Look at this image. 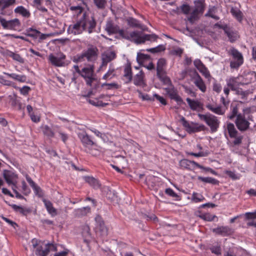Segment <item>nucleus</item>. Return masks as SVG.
Wrapping results in <instances>:
<instances>
[{
	"label": "nucleus",
	"instance_id": "obj_48",
	"mask_svg": "<svg viewBox=\"0 0 256 256\" xmlns=\"http://www.w3.org/2000/svg\"><path fill=\"white\" fill-rule=\"evenodd\" d=\"M94 4L98 8L104 10L106 6V0H94Z\"/></svg>",
	"mask_w": 256,
	"mask_h": 256
},
{
	"label": "nucleus",
	"instance_id": "obj_64",
	"mask_svg": "<svg viewBox=\"0 0 256 256\" xmlns=\"http://www.w3.org/2000/svg\"><path fill=\"white\" fill-rule=\"evenodd\" d=\"M246 218L250 219H255L256 218V211L254 212H246L245 214Z\"/></svg>",
	"mask_w": 256,
	"mask_h": 256
},
{
	"label": "nucleus",
	"instance_id": "obj_16",
	"mask_svg": "<svg viewBox=\"0 0 256 256\" xmlns=\"http://www.w3.org/2000/svg\"><path fill=\"white\" fill-rule=\"evenodd\" d=\"M120 30L119 26L116 24L111 19L107 20L105 26V30L109 35L118 33L120 34Z\"/></svg>",
	"mask_w": 256,
	"mask_h": 256
},
{
	"label": "nucleus",
	"instance_id": "obj_47",
	"mask_svg": "<svg viewBox=\"0 0 256 256\" xmlns=\"http://www.w3.org/2000/svg\"><path fill=\"white\" fill-rule=\"evenodd\" d=\"M166 49L165 46L164 45H159L154 48L146 49V51L150 52L152 53H158Z\"/></svg>",
	"mask_w": 256,
	"mask_h": 256
},
{
	"label": "nucleus",
	"instance_id": "obj_38",
	"mask_svg": "<svg viewBox=\"0 0 256 256\" xmlns=\"http://www.w3.org/2000/svg\"><path fill=\"white\" fill-rule=\"evenodd\" d=\"M227 129L230 138H236L238 134V131L236 129L233 124L227 123Z\"/></svg>",
	"mask_w": 256,
	"mask_h": 256
},
{
	"label": "nucleus",
	"instance_id": "obj_40",
	"mask_svg": "<svg viewBox=\"0 0 256 256\" xmlns=\"http://www.w3.org/2000/svg\"><path fill=\"white\" fill-rule=\"evenodd\" d=\"M40 34V31H38L36 29H33L32 28H29L26 30V34L27 36L32 37L34 39H36L38 38Z\"/></svg>",
	"mask_w": 256,
	"mask_h": 256
},
{
	"label": "nucleus",
	"instance_id": "obj_54",
	"mask_svg": "<svg viewBox=\"0 0 256 256\" xmlns=\"http://www.w3.org/2000/svg\"><path fill=\"white\" fill-rule=\"evenodd\" d=\"M2 10L8 8L10 6L14 5L16 4V0H2Z\"/></svg>",
	"mask_w": 256,
	"mask_h": 256
},
{
	"label": "nucleus",
	"instance_id": "obj_25",
	"mask_svg": "<svg viewBox=\"0 0 256 256\" xmlns=\"http://www.w3.org/2000/svg\"><path fill=\"white\" fill-rule=\"evenodd\" d=\"M227 86L230 88L232 90L238 91V86L240 82H238L237 78L234 77L230 78L229 79L226 80Z\"/></svg>",
	"mask_w": 256,
	"mask_h": 256
},
{
	"label": "nucleus",
	"instance_id": "obj_26",
	"mask_svg": "<svg viewBox=\"0 0 256 256\" xmlns=\"http://www.w3.org/2000/svg\"><path fill=\"white\" fill-rule=\"evenodd\" d=\"M206 108L212 112L218 115H223L226 112V109L220 106H214L211 104H208L206 105Z\"/></svg>",
	"mask_w": 256,
	"mask_h": 256
},
{
	"label": "nucleus",
	"instance_id": "obj_33",
	"mask_svg": "<svg viewBox=\"0 0 256 256\" xmlns=\"http://www.w3.org/2000/svg\"><path fill=\"white\" fill-rule=\"evenodd\" d=\"M14 12L19 14L25 18H29L30 16V12L23 6H19L14 10Z\"/></svg>",
	"mask_w": 256,
	"mask_h": 256
},
{
	"label": "nucleus",
	"instance_id": "obj_45",
	"mask_svg": "<svg viewBox=\"0 0 256 256\" xmlns=\"http://www.w3.org/2000/svg\"><path fill=\"white\" fill-rule=\"evenodd\" d=\"M87 100L91 104L96 106H105L108 105V104L104 103L102 101L98 99L91 100L89 98Z\"/></svg>",
	"mask_w": 256,
	"mask_h": 256
},
{
	"label": "nucleus",
	"instance_id": "obj_37",
	"mask_svg": "<svg viewBox=\"0 0 256 256\" xmlns=\"http://www.w3.org/2000/svg\"><path fill=\"white\" fill-rule=\"evenodd\" d=\"M6 54L8 56L12 58L14 60H16L21 64H23L24 62V59L18 54L8 50L6 52Z\"/></svg>",
	"mask_w": 256,
	"mask_h": 256
},
{
	"label": "nucleus",
	"instance_id": "obj_50",
	"mask_svg": "<svg viewBox=\"0 0 256 256\" xmlns=\"http://www.w3.org/2000/svg\"><path fill=\"white\" fill-rule=\"evenodd\" d=\"M114 68H110L108 72L103 76L104 80H110L116 76Z\"/></svg>",
	"mask_w": 256,
	"mask_h": 256
},
{
	"label": "nucleus",
	"instance_id": "obj_46",
	"mask_svg": "<svg viewBox=\"0 0 256 256\" xmlns=\"http://www.w3.org/2000/svg\"><path fill=\"white\" fill-rule=\"evenodd\" d=\"M14 210L19 212L22 214H26L28 211L22 206H17L15 204H10Z\"/></svg>",
	"mask_w": 256,
	"mask_h": 256
},
{
	"label": "nucleus",
	"instance_id": "obj_15",
	"mask_svg": "<svg viewBox=\"0 0 256 256\" xmlns=\"http://www.w3.org/2000/svg\"><path fill=\"white\" fill-rule=\"evenodd\" d=\"M4 177L9 186L12 185V187L16 188L18 176L16 174L10 170H4Z\"/></svg>",
	"mask_w": 256,
	"mask_h": 256
},
{
	"label": "nucleus",
	"instance_id": "obj_36",
	"mask_svg": "<svg viewBox=\"0 0 256 256\" xmlns=\"http://www.w3.org/2000/svg\"><path fill=\"white\" fill-rule=\"evenodd\" d=\"M198 180L204 183L211 184L214 185L218 184L219 182L217 180L211 177H202L199 176Z\"/></svg>",
	"mask_w": 256,
	"mask_h": 256
},
{
	"label": "nucleus",
	"instance_id": "obj_42",
	"mask_svg": "<svg viewBox=\"0 0 256 256\" xmlns=\"http://www.w3.org/2000/svg\"><path fill=\"white\" fill-rule=\"evenodd\" d=\"M230 12L238 21L242 20V14L240 10L236 8H232L230 10Z\"/></svg>",
	"mask_w": 256,
	"mask_h": 256
},
{
	"label": "nucleus",
	"instance_id": "obj_32",
	"mask_svg": "<svg viewBox=\"0 0 256 256\" xmlns=\"http://www.w3.org/2000/svg\"><path fill=\"white\" fill-rule=\"evenodd\" d=\"M43 202L48 213L52 216L56 215V210L53 207L52 203L46 200H44Z\"/></svg>",
	"mask_w": 256,
	"mask_h": 256
},
{
	"label": "nucleus",
	"instance_id": "obj_14",
	"mask_svg": "<svg viewBox=\"0 0 256 256\" xmlns=\"http://www.w3.org/2000/svg\"><path fill=\"white\" fill-rule=\"evenodd\" d=\"M164 90L170 99L174 100L180 105L184 104L182 98L178 95L177 90L172 85L164 88Z\"/></svg>",
	"mask_w": 256,
	"mask_h": 256
},
{
	"label": "nucleus",
	"instance_id": "obj_63",
	"mask_svg": "<svg viewBox=\"0 0 256 256\" xmlns=\"http://www.w3.org/2000/svg\"><path fill=\"white\" fill-rule=\"evenodd\" d=\"M237 114H238V108H237V107H236V106L234 107L232 110V114H231L230 115L228 116V118L229 119H230V120H232L236 116H237V115H238Z\"/></svg>",
	"mask_w": 256,
	"mask_h": 256
},
{
	"label": "nucleus",
	"instance_id": "obj_60",
	"mask_svg": "<svg viewBox=\"0 0 256 256\" xmlns=\"http://www.w3.org/2000/svg\"><path fill=\"white\" fill-rule=\"evenodd\" d=\"M212 253L216 255L221 254V248L220 246H213L210 248Z\"/></svg>",
	"mask_w": 256,
	"mask_h": 256
},
{
	"label": "nucleus",
	"instance_id": "obj_57",
	"mask_svg": "<svg viewBox=\"0 0 256 256\" xmlns=\"http://www.w3.org/2000/svg\"><path fill=\"white\" fill-rule=\"evenodd\" d=\"M138 96L140 98H142L143 100H154V98H151L148 94H144L140 91L138 90Z\"/></svg>",
	"mask_w": 256,
	"mask_h": 256
},
{
	"label": "nucleus",
	"instance_id": "obj_21",
	"mask_svg": "<svg viewBox=\"0 0 256 256\" xmlns=\"http://www.w3.org/2000/svg\"><path fill=\"white\" fill-rule=\"evenodd\" d=\"M194 84L203 92L206 91V86L199 74L195 72L193 76Z\"/></svg>",
	"mask_w": 256,
	"mask_h": 256
},
{
	"label": "nucleus",
	"instance_id": "obj_53",
	"mask_svg": "<svg viewBox=\"0 0 256 256\" xmlns=\"http://www.w3.org/2000/svg\"><path fill=\"white\" fill-rule=\"evenodd\" d=\"M200 218L206 221H212L214 218L216 217L214 215L210 214H204L199 216Z\"/></svg>",
	"mask_w": 256,
	"mask_h": 256
},
{
	"label": "nucleus",
	"instance_id": "obj_55",
	"mask_svg": "<svg viewBox=\"0 0 256 256\" xmlns=\"http://www.w3.org/2000/svg\"><path fill=\"white\" fill-rule=\"evenodd\" d=\"M198 70L206 78H208L210 77V74L209 71L204 66H202V68H200Z\"/></svg>",
	"mask_w": 256,
	"mask_h": 256
},
{
	"label": "nucleus",
	"instance_id": "obj_35",
	"mask_svg": "<svg viewBox=\"0 0 256 256\" xmlns=\"http://www.w3.org/2000/svg\"><path fill=\"white\" fill-rule=\"evenodd\" d=\"M4 74L18 82H25L26 81V78L24 75H18L14 73L9 74L6 72H4Z\"/></svg>",
	"mask_w": 256,
	"mask_h": 256
},
{
	"label": "nucleus",
	"instance_id": "obj_61",
	"mask_svg": "<svg viewBox=\"0 0 256 256\" xmlns=\"http://www.w3.org/2000/svg\"><path fill=\"white\" fill-rule=\"evenodd\" d=\"M90 208L87 206L78 209L77 211L78 212L84 215L86 214L88 212H90Z\"/></svg>",
	"mask_w": 256,
	"mask_h": 256
},
{
	"label": "nucleus",
	"instance_id": "obj_17",
	"mask_svg": "<svg viewBox=\"0 0 256 256\" xmlns=\"http://www.w3.org/2000/svg\"><path fill=\"white\" fill-rule=\"evenodd\" d=\"M95 220L96 223V228L100 230L101 235L102 236H107L108 234V229L105 226L102 218L98 215L95 218Z\"/></svg>",
	"mask_w": 256,
	"mask_h": 256
},
{
	"label": "nucleus",
	"instance_id": "obj_4",
	"mask_svg": "<svg viewBox=\"0 0 256 256\" xmlns=\"http://www.w3.org/2000/svg\"><path fill=\"white\" fill-rule=\"evenodd\" d=\"M194 8L190 16L188 18V20L193 24L199 18V15L202 14L204 10V0H196L194 2Z\"/></svg>",
	"mask_w": 256,
	"mask_h": 256
},
{
	"label": "nucleus",
	"instance_id": "obj_27",
	"mask_svg": "<svg viewBox=\"0 0 256 256\" xmlns=\"http://www.w3.org/2000/svg\"><path fill=\"white\" fill-rule=\"evenodd\" d=\"M124 76L126 78V84L130 83L132 78V74L131 66L130 64H127L124 68Z\"/></svg>",
	"mask_w": 256,
	"mask_h": 256
},
{
	"label": "nucleus",
	"instance_id": "obj_19",
	"mask_svg": "<svg viewBox=\"0 0 256 256\" xmlns=\"http://www.w3.org/2000/svg\"><path fill=\"white\" fill-rule=\"evenodd\" d=\"M144 73L141 70L134 78L133 82L134 85L144 88L146 86V83L144 80Z\"/></svg>",
	"mask_w": 256,
	"mask_h": 256
},
{
	"label": "nucleus",
	"instance_id": "obj_28",
	"mask_svg": "<svg viewBox=\"0 0 256 256\" xmlns=\"http://www.w3.org/2000/svg\"><path fill=\"white\" fill-rule=\"evenodd\" d=\"M166 64V60L164 58H160L156 64V74L165 72L164 68Z\"/></svg>",
	"mask_w": 256,
	"mask_h": 256
},
{
	"label": "nucleus",
	"instance_id": "obj_2",
	"mask_svg": "<svg viewBox=\"0 0 256 256\" xmlns=\"http://www.w3.org/2000/svg\"><path fill=\"white\" fill-rule=\"evenodd\" d=\"M98 50L94 46H88L87 48L84 50L80 54L74 56L73 61L75 62H86L88 64H93L98 60Z\"/></svg>",
	"mask_w": 256,
	"mask_h": 256
},
{
	"label": "nucleus",
	"instance_id": "obj_1",
	"mask_svg": "<svg viewBox=\"0 0 256 256\" xmlns=\"http://www.w3.org/2000/svg\"><path fill=\"white\" fill-rule=\"evenodd\" d=\"M120 36L122 38L133 42L136 44H143L146 40L155 41L158 38L154 34H144L142 32L138 30L128 32L126 30H122L120 32Z\"/></svg>",
	"mask_w": 256,
	"mask_h": 256
},
{
	"label": "nucleus",
	"instance_id": "obj_22",
	"mask_svg": "<svg viewBox=\"0 0 256 256\" xmlns=\"http://www.w3.org/2000/svg\"><path fill=\"white\" fill-rule=\"evenodd\" d=\"M78 137L80 138L82 144L86 146H90L95 144L90 136L86 132H82L78 134Z\"/></svg>",
	"mask_w": 256,
	"mask_h": 256
},
{
	"label": "nucleus",
	"instance_id": "obj_13",
	"mask_svg": "<svg viewBox=\"0 0 256 256\" xmlns=\"http://www.w3.org/2000/svg\"><path fill=\"white\" fill-rule=\"evenodd\" d=\"M235 123L236 127L240 131L244 132L249 128L250 122L245 118L244 116L241 114L237 115Z\"/></svg>",
	"mask_w": 256,
	"mask_h": 256
},
{
	"label": "nucleus",
	"instance_id": "obj_11",
	"mask_svg": "<svg viewBox=\"0 0 256 256\" xmlns=\"http://www.w3.org/2000/svg\"><path fill=\"white\" fill-rule=\"evenodd\" d=\"M84 30V23L82 22V18H80L76 20L75 24H70L68 26V32L69 34L76 35L81 34Z\"/></svg>",
	"mask_w": 256,
	"mask_h": 256
},
{
	"label": "nucleus",
	"instance_id": "obj_18",
	"mask_svg": "<svg viewBox=\"0 0 256 256\" xmlns=\"http://www.w3.org/2000/svg\"><path fill=\"white\" fill-rule=\"evenodd\" d=\"M116 54L113 51H106L102 54V62L100 67L106 66L107 64L115 59Z\"/></svg>",
	"mask_w": 256,
	"mask_h": 256
},
{
	"label": "nucleus",
	"instance_id": "obj_12",
	"mask_svg": "<svg viewBox=\"0 0 256 256\" xmlns=\"http://www.w3.org/2000/svg\"><path fill=\"white\" fill-rule=\"evenodd\" d=\"M42 246H38L36 250V256H46L50 250L56 251L57 248L55 244H46Z\"/></svg>",
	"mask_w": 256,
	"mask_h": 256
},
{
	"label": "nucleus",
	"instance_id": "obj_29",
	"mask_svg": "<svg viewBox=\"0 0 256 256\" xmlns=\"http://www.w3.org/2000/svg\"><path fill=\"white\" fill-rule=\"evenodd\" d=\"M84 179L86 182L88 183L94 188L98 189L100 188V184L98 180L90 176H86Z\"/></svg>",
	"mask_w": 256,
	"mask_h": 256
},
{
	"label": "nucleus",
	"instance_id": "obj_39",
	"mask_svg": "<svg viewBox=\"0 0 256 256\" xmlns=\"http://www.w3.org/2000/svg\"><path fill=\"white\" fill-rule=\"evenodd\" d=\"M186 102H188L190 108L194 110H198V108H200V103L194 100H192L190 98H186Z\"/></svg>",
	"mask_w": 256,
	"mask_h": 256
},
{
	"label": "nucleus",
	"instance_id": "obj_5",
	"mask_svg": "<svg viewBox=\"0 0 256 256\" xmlns=\"http://www.w3.org/2000/svg\"><path fill=\"white\" fill-rule=\"evenodd\" d=\"M228 53L232 56L233 59V60L230 62V67L232 68H238L243 64V56L238 50L232 48L228 50Z\"/></svg>",
	"mask_w": 256,
	"mask_h": 256
},
{
	"label": "nucleus",
	"instance_id": "obj_51",
	"mask_svg": "<svg viewBox=\"0 0 256 256\" xmlns=\"http://www.w3.org/2000/svg\"><path fill=\"white\" fill-rule=\"evenodd\" d=\"M104 86L106 87V90L118 89L120 88V86L116 82L104 83L102 84V87L104 88Z\"/></svg>",
	"mask_w": 256,
	"mask_h": 256
},
{
	"label": "nucleus",
	"instance_id": "obj_10",
	"mask_svg": "<svg viewBox=\"0 0 256 256\" xmlns=\"http://www.w3.org/2000/svg\"><path fill=\"white\" fill-rule=\"evenodd\" d=\"M82 21L84 23V31H87L89 34L94 32L96 26V22L93 16H88L86 12L82 13Z\"/></svg>",
	"mask_w": 256,
	"mask_h": 256
},
{
	"label": "nucleus",
	"instance_id": "obj_41",
	"mask_svg": "<svg viewBox=\"0 0 256 256\" xmlns=\"http://www.w3.org/2000/svg\"><path fill=\"white\" fill-rule=\"evenodd\" d=\"M150 59V56L148 54H144L140 52H138L136 56V60L138 62L142 64L145 61Z\"/></svg>",
	"mask_w": 256,
	"mask_h": 256
},
{
	"label": "nucleus",
	"instance_id": "obj_3",
	"mask_svg": "<svg viewBox=\"0 0 256 256\" xmlns=\"http://www.w3.org/2000/svg\"><path fill=\"white\" fill-rule=\"evenodd\" d=\"M198 116L200 120L204 121L206 124L210 126L212 132H215L218 131L220 126V121L216 116L210 114H198Z\"/></svg>",
	"mask_w": 256,
	"mask_h": 256
},
{
	"label": "nucleus",
	"instance_id": "obj_9",
	"mask_svg": "<svg viewBox=\"0 0 256 256\" xmlns=\"http://www.w3.org/2000/svg\"><path fill=\"white\" fill-rule=\"evenodd\" d=\"M0 22L3 28L8 30H17L20 26V22L18 18L7 20L0 16Z\"/></svg>",
	"mask_w": 256,
	"mask_h": 256
},
{
	"label": "nucleus",
	"instance_id": "obj_31",
	"mask_svg": "<svg viewBox=\"0 0 256 256\" xmlns=\"http://www.w3.org/2000/svg\"><path fill=\"white\" fill-rule=\"evenodd\" d=\"M58 126H54L53 128H50L47 125L44 126L43 127V132L44 134L50 138H54V134L56 133L54 128Z\"/></svg>",
	"mask_w": 256,
	"mask_h": 256
},
{
	"label": "nucleus",
	"instance_id": "obj_49",
	"mask_svg": "<svg viewBox=\"0 0 256 256\" xmlns=\"http://www.w3.org/2000/svg\"><path fill=\"white\" fill-rule=\"evenodd\" d=\"M204 200V198L201 194L194 192L192 194V200L195 202H202Z\"/></svg>",
	"mask_w": 256,
	"mask_h": 256
},
{
	"label": "nucleus",
	"instance_id": "obj_8",
	"mask_svg": "<svg viewBox=\"0 0 256 256\" xmlns=\"http://www.w3.org/2000/svg\"><path fill=\"white\" fill-rule=\"evenodd\" d=\"M66 58V56L62 53L56 54H50L48 56V60L52 65L55 66H64L68 64L64 61Z\"/></svg>",
	"mask_w": 256,
	"mask_h": 256
},
{
	"label": "nucleus",
	"instance_id": "obj_59",
	"mask_svg": "<svg viewBox=\"0 0 256 256\" xmlns=\"http://www.w3.org/2000/svg\"><path fill=\"white\" fill-rule=\"evenodd\" d=\"M165 192L168 195L172 198H176L178 196V194L170 188H166Z\"/></svg>",
	"mask_w": 256,
	"mask_h": 256
},
{
	"label": "nucleus",
	"instance_id": "obj_44",
	"mask_svg": "<svg viewBox=\"0 0 256 256\" xmlns=\"http://www.w3.org/2000/svg\"><path fill=\"white\" fill-rule=\"evenodd\" d=\"M103 191L106 193V196L108 199L113 200L116 196L114 192L112 191L110 188L108 186L104 187L103 188Z\"/></svg>",
	"mask_w": 256,
	"mask_h": 256
},
{
	"label": "nucleus",
	"instance_id": "obj_30",
	"mask_svg": "<svg viewBox=\"0 0 256 256\" xmlns=\"http://www.w3.org/2000/svg\"><path fill=\"white\" fill-rule=\"evenodd\" d=\"M156 76L164 84H167L169 86L172 85V82L170 78L166 75V72H160V74H156Z\"/></svg>",
	"mask_w": 256,
	"mask_h": 256
},
{
	"label": "nucleus",
	"instance_id": "obj_24",
	"mask_svg": "<svg viewBox=\"0 0 256 256\" xmlns=\"http://www.w3.org/2000/svg\"><path fill=\"white\" fill-rule=\"evenodd\" d=\"M224 33L228 37L230 42L232 43L236 41L239 38L238 32L230 27L226 30Z\"/></svg>",
	"mask_w": 256,
	"mask_h": 256
},
{
	"label": "nucleus",
	"instance_id": "obj_56",
	"mask_svg": "<svg viewBox=\"0 0 256 256\" xmlns=\"http://www.w3.org/2000/svg\"><path fill=\"white\" fill-rule=\"evenodd\" d=\"M225 173L232 179L234 180L240 178V177L234 172L230 170L226 171Z\"/></svg>",
	"mask_w": 256,
	"mask_h": 256
},
{
	"label": "nucleus",
	"instance_id": "obj_58",
	"mask_svg": "<svg viewBox=\"0 0 256 256\" xmlns=\"http://www.w3.org/2000/svg\"><path fill=\"white\" fill-rule=\"evenodd\" d=\"M22 190L24 194L25 195H27V194H29L30 192V189L28 187V186L24 181L22 182Z\"/></svg>",
	"mask_w": 256,
	"mask_h": 256
},
{
	"label": "nucleus",
	"instance_id": "obj_7",
	"mask_svg": "<svg viewBox=\"0 0 256 256\" xmlns=\"http://www.w3.org/2000/svg\"><path fill=\"white\" fill-rule=\"evenodd\" d=\"M180 122L186 130L190 134L204 130L206 128L204 124H198L194 122H188L184 117L181 118Z\"/></svg>",
	"mask_w": 256,
	"mask_h": 256
},
{
	"label": "nucleus",
	"instance_id": "obj_62",
	"mask_svg": "<svg viewBox=\"0 0 256 256\" xmlns=\"http://www.w3.org/2000/svg\"><path fill=\"white\" fill-rule=\"evenodd\" d=\"M154 96L162 104L164 105L166 104V102L165 100V99L160 96L158 95V94H154Z\"/></svg>",
	"mask_w": 256,
	"mask_h": 256
},
{
	"label": "nucleus",
	"instance_id": "obj_20",
	"mask_svg": "<svg viewBox=\"0 0 256 256\" xmlns=\"http://www.w3.org/2000/svg\"><path fill=\"white\" fill-rule=\"evenodd\" d=\"M180 166L188 170H192L196 166L200 168H203V166L193 160H189L187 159H184L180 162Z\"/></svg>",
	"mask_w": 256,
	"mask_h": 256
},
{
	"label": "nucleus",
	"instance_id": "obj_23",
	"mask_svg": "<svg viewBox=\"0 0 256 256\" xmlns=\"http://www.w3.org/2000/svg\"><path fill=\"white\" fill-rule=\"evenodd\" d=\"M212 232L216 234L221 235L222 236H226L232 233V229L228 226H222L216 228L212 230Z\"/></svg>",
	"mask_w": 256,
	"mask_h": 256
},
{
	"label": "nucleus",
	"instance_id": "obj_52",
	"mask_svg": "<svg viewBox=\"0 0 256 256\" xmlns=\"http://www.w3.org/2000/svg\"><path fill=\"white\" fill-rule=\"evenodd\" d=\"M177 9H180L182 12L185 14H189L191 10L190 6L186 4H182L180 8H177Z\"/></svg>",
	"mask_w": 256,
	"mask_h": 256
},
{
	"label": "nucleus",
	"instance_id": "obj_6",
	"mask_svg": "<svg viewBox=\"0 0 256 256\" xmlns=\"http://www.w3.org/2000/svg\"><path fill=\"white\" fill-rule=\"evenodd\" d=\"M88 67H85L82 69L80 75L86 80V84L91 86L92 82L95 80L94 78V66L93 64H88Z\"/></svg>",
	"mask_w": 256,
	"mask_h": 256
},
{
	"label": "nucleus",
	"instance_id": "obj_43",
	"mask_svg": "<svg viewBox=\"0 0 256 256\" xmlns=\"http://www.w3.org/2000/svg\"><path fill=\"white\" fill-rule=\"evenodd\" d=\"M128 24L132 27L138 28L143 29L142 26L139 24L138 21L132 18H130L128 20Z\"/></svg>",
	"mask_w": 256,
	"mask_h": 256
},
{
	"label": "nucleus",
	"instance_id": "obj_34",
	"mask_svg": "<svg viewBox=\"0 0 256 256\" xmlns=\"http://www.w3.org/2000/svg\"><path fill=\"white\" fill-rule=\"evenodd\" d=\"M54 130L56 133L58 134V137H60L62 142L66 144L69 138L68 134L63 132L58 127H56L54 128Z\"/></svg>",
	"mask_w": 256,
	"mask_h": 256
}]
</instances>
